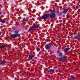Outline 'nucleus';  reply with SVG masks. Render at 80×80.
I'll use <instances>...</instances> for the list:
<instances>
[{
  "label": "nucleus",
  "mask_w": 80,
  "mask_h": 80,
  "mask_svg": "<svg viewBox=\"0 0 80 80\" xmlns=\"http://www.w3.org/2000/svg\"><path fill=\"white\" fill-rule=\"evenodd\" d=\"M19 31L18 30H16L14 32V34H12L10 36V38H18L19 36H20V34L19 33Z\"/></svg>",
  "instance_id": "obj_1"
},
{
  "label": "nucleus",
  "mask_w": 80,
  "mask_h": 80,
  "mask_svg": "<svg viewBox=\"0 0 80 80\" xmlns=\"http://www.w3.org/2000/svg\"><path fill=\"white\" fill-rule=\"evenodd\" d=\"M59 62L61 63H63L64 62L66 61L67 58H66V56L64 55L62 57H61L59 58Z\"/></svg>",
  "instance_id": "obj_2"
},
{
  "label": "nucleus",
  "mask_w": 80,
  "mask_h": 80,
  "mask_svg": "<svg viewBox=\"0 0 80 80\" xmlns=\"http://www.w3.org/2000/svg\"><path fill=\"white\" fill-rule=\"evenodd\" d=\"M49 14H46L45 15H42L40 18V19H44L45 20V19H48V16Z\"/></svg>",
  "instance_id": "obj_3"
},
{
  "label": "nucleus",
  "mask_w": 80,
  "mask_h": 80,
  "mask_svg": "<svg viewBox=\"0 0 80 80\" xmlns=\"http://www.w3.org/2000/svg\"><path fill=\"white\" fill-rule=\"evenodd\" d=\"M48 17H49L51 18H55V13L51 12L50 13H48Z\"/></svg>",
  "instance_id": "obj_4"
},
{
  "label": "nucleus",
  "mask_w": 80,
  "mask_h": 80,
  "mask_svg": "<svg viewBox=\"0 0 80 80\" xmlns=\"http://www.w3.org/2000/svg\"><path fill=\"white\" fill-rule=\"evenodd\" d=\"M52 47V46H50V44H47L45 46V48L46 49V50H49V49H50Z\"/></svg>",
  "instance_id": "obj_5"
},
{
  "label": "nucleus",
  "mask_w": 80,
  "mask_h": 80,
  "mask_svg": "<svg viewBox=\"0 0 80 80\" xmlns=\"http://www.w3.org/2000/svg\"><path fill=\"white\" fill-rule=\"evenodd\" d=\"M57 53H58V55L59 57H62L63 56V53L60 51H57Z\"/></svg>",
  "instance_id": "obj_6"
},
{
  "label": "nucleus",
  "mask_w": 80,
  "mask_h": 80,
  "mask_svg": "<svg viewBox=\"0 0 80 80\" xmlns=\"http://www.w3.org/2000/svg\"><path fill=\"white\" fill-rule=\"evenodd\" d=\"M70 49V48H66L64 50V53H67V52H68V51H69Z\"/></svg>",
  "instance_id": "obj_7"
},
{
  "label": "nucleus",
  "mask_w": 80,
  "mask_h": 80,
  "mask_svg": "<svg viewBox=\"0 0 80 80\" xmlns=\"http://www.w3.org/2000/svg\"><path fill=\"white\" fill-rule=\"evenodd\" d=\"M64 10L62 11V12L64 14H65V13H67V12L68 11V8L67 9H65V8H64L63 9Z\"/></svg>",
  "instance_id": "obj_8"
},
{
  "label": "nucleus",
  "mask_w": 80,
  "mask_h": 80,
  "mask_svg": "<svg viewBox=\"0 0 80 80\" xmlns=\"http://www.w3.org/2000/svg\"><path fill=\"white\" fill-rule=\"evenodd\" d=\"M0 22L2 23H5L7 22V21L5 20H3V19L0 18Z\"/></svg>",
  "instance_id": "obj_9"
},
{
  "label": "nucleus",
  "mask_w": 80,
  "mask_h": 80,
  "mask_svg": "<svg viewBox=\"0 0 80 80\" xmlns=\"http://www.w3.org/2000/svg\"><path fill=\"white\" fill-rule=\"evenodd\" d=\"M34 57H35V56L33 55H29V56L28 59L30 60H31L32 58H34Z\"/></svg>",
  "instance_id": "obj_10"
},
{
  "label": "nucleus",
  "mask_w": 80,
  "mask_h": 80,
  "mask_svg": "<svg viewBox=\"0 0 80 80\" xmlns=\"http://www.w3.org/2000/svg\"><path fill=\"white\" fill-rule=\"evenodd\" d=\"M32 27L33 28H39V26L36 24H33V25L32 26Z\"/></svg>",
  "instance_id": "obj_11"
},
{
  "label": "nucleus",
  "mask_w": 80,
  "mask_h": 80,
  "mask_svg": "<svg viewBox=\"0 0 80 80\" xmlns=\"http://www.w3.org/2000/svg\"><path fill=\"white\" fill-rule=\"evenodd\" d=\"M76 39H77L78 40V39H80V34L77 35L76 36H75Z\"/></svg>",
  "instance_id": "obj_12"
},
{
  "label": "nucleus",
  "mask_w": 80,
  "mask_h": 80,
  "mask_svg": "<svg viewBox=\"0 0 80 80\" xmlns=\"http://www.w3.org/2000/svg\"><path fill=\"white\" fill-rule=\"evenodd\" d=\"M76 78H76V76L75 77L74 76H72L70 78V79L72 80H75V79H76Z\"/></svg>",
  "instance_id": "obj_13"
},
{
  "label": "nucleus",
  "mask_w": 80,
  "mask_h": 80,
  "mask_svg": "<svg viewBox=\"0 0 80 80\" xmlns=\"http://www.w3.org/2000/svg\"><path fill=\"white\" fill-rule=\"evenodd\" d=\"M54 71L55 70L54 69H49L48 70V72L51 73V72H54Z\"/></svg>",
  "instance_id": "obj_14"
},
{
  "label": "nucleus",
  "mask_w": 80,
  "mask_h": 80,
  "mask_svg": "<svg viewBox=\"0 0 80 80\" xmlns=\"http://www.w3.org/2000/svg\"><path fill=\"white\" fill-rule=\"evenodd\" d=\"M5 63H6V61H5L4 62H2V61H0V65H3Z\"/></svg>",
  "instance_id": "obj_15"
},
{
  "label": "nucleus",
  "mask_w": 80,
  "mask_h": 80,
  "mask_svg": "<svg viewBox=\"0 0 80 80\" xmlns=\"http://www.w3.org/2000/svg\"><path fill=\"white\" fill-rule=\"evenodd\" d=\"M7 46L5 45L2 46L1 45V46H0V48H1V49L2 48H7Z\"/></svg>",
  "instance_id": "obj_16"
},
{
  "label": "nucleus",
  "mask_w": 80,
  "mask_h": 80,
  "mask_svg": "<svg viewBox=\"0 0 80 80\" xmlns=\"http://www.w3.org/2000/svg\"><path fill=\"white\" fill-rule=\"evenodd\" d=\"M35 30V29H34V28H29V31H31V32H32L33 31H34Z\"/></svg>",
  "instance_id": "obj_17"
},
{
  "label": "nucleus",
  "mask_w": 80,
  "mask_h": 80,
  "mask_svg": "<svg viewBox=\"0 0 80 80\" xmlns=\"http://www.w3.org/2000/svg\"><path fill=\"white\" fill-rule=\"evenodd\" d=\"M37 51H39V50H40V48H39L38 47H37Z\"/></svg>",
  "instance_id": "obj_18"
},
{
  "label": "nucleus",
  "mask_w": 80,
  "mask_h": 80,
  "mask_svg": "<svg viewBox=\"0 0 80 80\" xmlns=\"http://www.w3.org/2000/svg\"><path fill=\"white\" fill-rule=\"evenodd\" d=\"M59 15H62V12H61L59 13Z\"/></svg>",
  "instance_id": "obj_19"
},
{
  "label": "nucleus",
  "mask_w": 80,
  "mask_h": 80,
  "mask_svg": "<svg viewBox=\"0 0 80 80\" xmlns=\"http://www.w3.org/2000/svg\"><path fill=\"white\" fill-rule=\"evenodd\" d=\"M55 10H53L52 12L51 13H55Z\"/></svg>",
  "instance_id": "obj_20"
},
{
  "label": "nucleus",
  "mask_w": 80,
  "mask_h": 80,
  "mask_svg": "<svg viewBox=\"0 0 80 80\" xmlns=\"http://www.w3.org/2000/svg\"><path fill=\"white\" fill-rule=\"evenodd\" d=\"M2 32H0V35H1L2 34Z\"/></svg>",
  "instance_id": "obj_21"
},
{
  "label": "nucleus",
  "mask_w": 80,
  "mask_h": 80,
  "mask_svg": "<svg viewBox=\"0 0 80 80\" xmlns=\"http://www.w3.org/2000/svg\"><path fill=\"white\" fill-rule=\"evenodd\" d=\"M2 32H0V35H1L2 34Z\"/></svg>",
  "instance_id": "obj_22"
},
{
  "label": "nucleus",
  "mask_w": 80,
  "mask_h": 80,
  "mask_svg": "<svg viewBox=\"0 0 80 80\" xmlns=\"http://www.w3.org/2000/svg\"><path fill=\"white\" fill-rule=\"evenodd\" d=\"M78 8H80V5H79V6H78Z\"/></svg>",
  "instance_id": "obj_23"
},
{
  "label": "nucleus",
  "mask_w": 80,
  "mask_h": 80,
  "mask_svg": "<svg viewBox=\"0 0 80 80\" xmlns=\"http://www.w3.org/2000/svg\"><path fill=\"white\" fill-rule=\"evenodd\" d=\"M66 17H67V18H69V17H68V16L67 15Z\"/></svg>",
  "instance_id": "obj_24"
},
{
  "label": "nucleus",
  "mask_w": 80,
  "mask_h": 80,
  "mask_svg": "<svg viewBox=\"0 0 80 80\" xmlns=\"http://www.w3.org/2000/svg\"><path fill=\"white\" fill-rule=\"evenodd\" d=\"M76 8L77 9H78V6H76Z\"/></svg>",
  "instance_id": "obj_25"
},
{
  "label": "nucleus",
  "mask_w": 80,
  "mask_h": 80,
  "mask_svg": "<svg viewBox=\"0 0 80 80\" xmlns=\"http://www.w3.org/2000/svg\"><path fill=\"white\" fill-rule=\"evenodd\" d=\"M24 22H27V20H26V19H24Z\"/></svg>",
  "instance_id": "obj_26"
},
{
  "label": "nucleus",
  "mask_w": 80,
  "mask_h": 80,
  "mask_svg": "<svg viewBox=\"0 0 80 80\" xmlns=\"http://www.w3.org/2000/svg\"><path fill=\"white\" fill-rule=\"evenodd\" d=\"M1 14H3V12H1Z\"/></svg>",
  "instance_id": "obj_27"
},
{
  "label": "nucleus",
  "mask_w": 80,
  "mask_h": 80,
  "mask_svg": "<svg viewBox=\"0 0 80 80\" xmlns=\"http://www.w3.org/2000/svg\"><path fill=\"white\" fill-rule=\"evenodd\" d=\"M1 62H4V61H3V60H2Z\"/></svg>",
  "instance_id": "obj_28"
},
{
  "label": "nucleus",
  "mask_w": 80,
  "mask_h": 80,
  "mask_svg": "<svg viewBox=\"0 0 80 80\" xmlns=\"http://www.w3.org/2000/svg\"><path fill=\"white\" fill-rule=\"evenodd\" d=\"M2 0H0V2H2Z\"/></svg>",
  "instance_id": "obj_29"
},
{
  "label": "nucleus",
  "mask_w": 80,
  "mask_h": 80,
  "mask_svg": "<svg viewBox=\"0 0 80 80\" xmlns=\"http://www.w3.org/2000/svg\"><path fill=\"white\" fill-rule=\"evenodd\" d=\"M56 37L57 38V37H58V36H56Z\"/></svg>",
  "instance_id": "obj_30"
},
{
  "label": "nucleus",
  "mask_w": 80,
  "mask_h": 80,
  "mask_svg": "<svg viewBox=\"0 0 80 80\" xmlns=\"http://www.w3.org/2000/svg\"><path fill=\"white\" fill-rule=\"evenodd\" d=\"M3 50V51H4V49Z\"/></svg>",
  "instance_id": "obj_31"
},
{
  "label": "nucleus",
  "mask_w": 80,
  "mask_h": 80,
  "mask_svg": "<svg viewBox=\"0 0 80 80\" xmlns=\"http://www.w3.org/2000/svg\"><path fill=\"white\" fill-rule=\"evenodd\" d=\"M12 67H13V66H12Z\"/></svg>",
  "instance_id": "obj_32"
},
{
  "label": "nucleus",
  "mask_w": 80,
  "mask_h": 80,
  "mask_svg": "<svg viewBox=\"0 0 80 80\" xmlns=\"http://www.w3.org/2000/svg\"><path fill=\"white\" fill-rule=\"evenodd\" d=\"M12 67H13V66H12Z\"/></svg>",
  "instance_id": "obj_33"
}]
</instances>
